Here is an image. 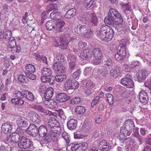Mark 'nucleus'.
<instances>
[{"label": "nucleus", "instance_id": "nucleus-1", "mask_svg": "<svg viewBox=\"0 0 151 151\" xmlns=\"http://www.w3.org/2000/svg\"><path fill=\"white\" fill-rule=\"evenodd\" d=\"M122 18L119 12L114 9L111 8L108 13V16L104 19V22L108 24H111L116 18Z\"/></svg>", "mask_w": 151, "mask_h": 151}, {"label": "nucleus", "instance_id": "nucleus-2", "mask_svg": "<svg viewBox=\"0 0 151 151\" xmlns=\"http://www.w3.org/2000/svg\"><path fill=\"white\" fill-rule=\"evenodd\" d=\"M74 31L78 34L83 35L87 38L90 37L93 35L92 32L86 25H79L75 28Z\"/></svg>", "mask_w": 151, "mask_h": 151}, {"label": "nucleus", "instance_id": "nucleus-3", "mask_svg": "<svg viewBox=\"0 0 151 151\" xmlns=\"http://www.w3.org/2000/svg\"><path fill=\"white\" fill-rule=\"evenodd\" d=\"M18 147L22 149H32L33 147V142L30 139L22 136L20 141L18 144Z\"/></svg>", "mask_w": 151, "mask_h": 151}, {"label": "nucleus", "instance_id": "nucleus-4", "mask_svg": "<svg viewBox=\"0 0 151 151\" xmlns=\"http://www.w3.org/2000/svg\"><path fill=\"white\" fill-rule=\"evenodd\" d=\"M48 125L50 129V131H51L52 133H54L55 134L60 133V131H58V130L60 129L59 127V123L54 118H53L49 120Z\"/></svg>", "mask_w": 151, "mask_h": 151}, {"label": "nucleus", "instance_id": "nucleus-5", "mask_svg": "<svg viewBox=\"0 0 151 151\" xmlns=\"http://www.w3.org/2000/svg\"><path fill=\"white\" fill-rule=\"evenodd\" d=\"M123 125V126L121 128V132H132L135 128L134 122L131 119L126 120L124 122Z\"/></svg>", "mask_w": 151, "mask_h": 151}, {"label": "nucleus", "instance_id": "nucleus-6", "mask_svg": "<svg viewBox=\"0 0 151 151\" xmlns=\"http://www.w3.org/2000/svg\"><path fill=\"white\" fill-rule=\"evenodd\" d=\"M67 58L69 63V69L72 70H75L77 66L76 56L74 54H70Z\"/></svg>", "mask_w": 151, "mask_h": 151}, {"label": "nucleus", "instance_id": "nucleus-7", "mask_svg": "<svg viewBox=\"0 0 151 151\" xmlns=\"http://www.w3.org/2000/svg\"><path fill=\"white\" fill-rule=\"evenodd\" d=\"M71 37H70L69 34H66L62 35L60 38V41L61 44L60 45L62 49L67 48L68 44V41L70 40Z\"/></svg>", "mask_w": 151, "mask_h": 151}, {"label": "nucleus", "instance_id": "nucleus-8", "mask_svg": "<svg viewBox=\"0 0 151 151\" xmlns=\"http://www.w3.org/2000/svg\"><path fill=\"white\" fill-rule=\"evenodd\" d=\"M58 134H55L54 133H52L51 131H50V133H48L45 137L43 140L41 141L40 143L42 146H43L42 144H44L50 142L53 139H56V137L58 136Z\"/></svg>", "mask_w": 151, "mask_h": 151}, {"label": "nucleus", "instance_id": "nucleus-9", "mask_svg": "<svg viewBox=\"0 0 151 151\" xmlns=\"http://www.w3.org/2000/svg\"><path fill=\"white\" fill-rule=\"evenodd\" d=\"M26 131L27 134L32 137H35L38 134V127L33 124H30L27 129Z\"/></svg>", "mask_w": 151, "mask_h": 151}, {"label": "nucleus", "instance_id": "nucleus-10", "mask_svg": "<svg viewBox=\"0 0 151 151\" xmlns=\"http://www.w3.org/2000/svg\"><path fill=\"white\" fill-rule=\"evenodd\" d=\"M52 68L55 72L59 73H64L67 70V68L63 66L62 63L58 62L53 65Z\"/></svg>", "mask_w": 151, "mask_h": 151}, {"label": "nucleus", "instance_id": "nucleus-11", "mask_svg": "<svg viewBox=\"0 0 151 151\" xmlns=\"http://www.w3.org/2000/svg\"><path fill=\"white\" fill-rule=\"evenodd\" d=\"M148 75V71L146 68L142 69L139 71L137 75V78L139 82H143Z\"/></svg>", "mask_w": 151, "mask_h": 151}, {"label": "nucleus", "instance_id": "nucleus-12", "mask_svg": "<svg viewBox=\"0 0 151 151\" xmlns=\"http://www.w3.org/2000/svg\"><path fill=\"white\" fill-rule=\"evenodd\" d=\"M99 146L102 151H109L111 148L112 144L106 140H103L100 142Z\"/></svg>", "mask_w": 151, "mask_h": 151}, {"label": "nucleus", "instance_id": "nucleus-13", "mask_svg": "<svg viewBox=\"0 0 151 151\" xmlns=\"http://www.w3.org/2000/svg\"><path fill=\"white\" fill-rule=\"evenodd\" d=\"M121 83L122 85L129 88H132L134 86L133 80L130 78L124 77L121 80Z\"/></svg>", "mask_w": 151, "mask_h": 151}, {"label": "nucleus", "instance_id": "nucleus-14", "mask_svg": "<svg viewBox=\"0 0 151 151\" xmlns=\"http://www.w3.org/2000/svg\"><path fill=\"white\" fill-rule=\"evenodd\" d=\"M70 99V96L67 95L65 93H60L58 94L56 96V100L59 102H65Z\"/></svg>", "mask_w": 151, "mask_h": 151}, {"label": "nucleus", "instance_id": "nucleus-15", "mask_svg": "<svg viewBox=\"0 0 151 151\" xmlns=\"http://www.w3.org/2000/svg\"><path fill=\"white\" fill-rule=\"evenodd\" d=\"M16 122L18 126L20 127L26 128L28 125V120L23 117H18Z\"/></svg>", "mask_w": 151, "mask_h": 151}, {"label": "nucleus", "instance_id": "nucleus-16", "mask_svg": "<svg viewBox=\"0 0 151 151\" xmlns=\"http://www.w3.org/2000/svg\"><path fill=\"white\" fill-rule=\"evenodd\" d=\"M28 116L30 120L35 124L39 123L41 121L40 116L34 111H30L29 113Z\"/></svg>", "mask_w": 151, "mask_h": 151}, {"label": "nucleus", "instance_id": "nucleus-17", "mask_svg": "<svg viewBox=\"0 0 151 151\" xmlns=\"http://www.w3.org/2000/svg\"><path fill=\"white\" fill-rule=\"evenodd\" d=\"M12 129V124L10 122L4 123L1 126V131L5 134H7L11 132Z\"/></svg>", "mask_w": 151, "mask_h": 151}, {"label": "nucleus", "instance_id": "nucleus-18", "mask_svg": "<svg viewBox=\"0 0 151 151\" xmlns=\"http://www.w3.org/2000/svg\"><path fill=\"white\" fill-rule=\"evenodd\" d=\"M118 21L113 22V23L110 25H112L114 27L118 32H120L123 30V19L122 18H121L118 19Z\"/></svg>", "mask_w": 151, "mask_h": 151}, {"label": "nucleus", "instance_id": "nucleus-19", "mask_svg": "<svg viewBox=\"0 0 151 151\" xmlns=\"http://www.w3.org/2000/svg\"><path fill=\"white\" fill-rule=\"evenodd\" d=\"M43 102V103L46 107L49 109H53L56 108L57 104L55 101L52 99H46Z\"/></svg>", "mask_w": 151, "mask_h": 151}, {"label": "nucleus", "instance_id": "nucleus-20", "mask_svg": "<svg viewBox=\"0 0 151 151\" xmlns=\"http://www.w3.org/2000/svg\"><path fill=\"white\" fill-rule=\"evenodd\" d=\"M22 130L23 129L21 128H18L16 131V132L18 133H14L12 134V142L18 143L20 141L21 137L19 134V132H21Z\"/></svg>", "mask_w": 151, "mask_h": 151}, {"label": "nucleus", "instance_id": "nucleus-21", "mask_svg": "<svg viewBox=\"0 0 151 151\" xmlns=\"http://www.w3.org/2000/svg\"><path fill=\"white\" fill-rule=\"evenodd\" d=\"M121 68L118 65H116L114 68L112 69L110 72V75L113 77L117 78L120 73Z\"/></svg>", "mask_w": 151, "mask_h": 151}, {"label": "nucleus", "instance_id": "nucleus-22", "mask_svg": "<svg viewBox=\"0 0 151 151\" xmlns=\"http://www.w3.org/2000/svg\"><path fill=\"white\" fill-rule=\"evenodd\" d=\"M47 128L45 125H41L38 129V134L40 136L44 137L47 134Z\"/></svg>", "mask_w": 151, "mask_h": 151}, {"label": "nucleus", "instance_id": "nucleus-23", "mask_svg": "<svg viewBox=\"0 0 151 151\" xmlns=\"http://www.w3.org/2000/svg\"><path fill=\"white\" fill-rule=\"evenodd\" d=\"M77 123L76 120L71 119L67 122V125L68 128L70 130H74L77 127Z\"/></svg>", "mask_w": 151, "mask_h": 151}, {"label": "nucleus", "instance_id": "nucleus-24", "mask_svg": "<svg viewBox=\"0 0 151 151\" xmlns=\"http://www.w3.org/2000/svg\"><path fill=\"white\" fill-rule=\"evenodd\" d=\"M61 14L57 10H55L52 12L50 14V18L55 21L59 20L60 19Z\"/></svg>", "mask_w": 151, "mask_h": 151}, {"label": "nucleus", "instance_id": "nucleus-25", "mask_svg": "<svg viewBox=\"0 0 151 151\" xmlns=\"http://www.w3.org/2000/svg\"><path fill=\"white\" fill-rule=\"evenodd\" d=\"M44 98L46 99H49L54 94L53 89L52 87L48 88L44 93Z\"/></svg>", "mask_w": 151, "mask_h": 151}, {"label": "nucleus", "instance_id": "nucleus-26", "mask_svg": "<svg viewBox=\"0 0 151 151\" xmlns=\"http://www.w3.org/2000/svg\"><path fill=\"white\" fill-rule=\"evenodd\" d=\"M112 31H113V29L111 27L108 26L107 25H103L101 26L100 27V29L99 31L102 32L104 33H106L108 32H110L109 33H110V37H111V34L112 33Z\"/></svg>", "mask_w": 151, "mask_h": 151}, {"label": "nucleus", "instance_id": "nucleus-27", "mask_svg": "<svg viewBox=\"0 0 151 151\" xmlns=\"http://www.w3.org/2000/svg\"><path fill=\"white\" fill-rule=\"evenodd\" d=\"M24 97H25L29 101H32L35 98L33 93L28 90H24L23 91Z\"/></svg>", "mask_w": 151, "mask_h": 151}, {"label": "nucleus", "instance_id": "nucleus-28", "mask_svg": "<svg viewBox=\"0 0 151 151\" xmlns=\"http://www.w3.org/2000/svg\"><path fill=\"white\" fill-rule=\"evenodd\" d=\"M82 83L83 88L93 89L95 86L94 83L92 81L89 80H84L83 81Z\"/></svg>", "mask_w": 151, "mask_h": 151}, {"label": "nucleus", "instance_id": "nucleus-29", "mask_svg": "<svg viewBox=\"0 0 151 151\" xmlns=\"http://www.w3.org/2000/svg\"><path fill=\"white\" fill-rule=\"evenodd\" d=\"M92 53L95 58L98 59H101L102 53L100 49L98 48L93 49L92 50Z\"/></svg>", "mask_w": 151, "mask_h": 151}, {"label": "nucleus", "instance_id": "nucleus-30", "mask_svg": "<svg viewBox=\"0 0 151 151\" xmlns=\"http://www.w3.org/2000/svg\"><path fill=\"white\" fill-rule=\"evenodd\" d=\"M91 19V22L94 26H96L98 24V19L96 14L93 13H91L88 14Z\"/></svg>", "mask_w": 151, "mask_h": 151}, {"label": "nucleus", "instance_id": "nucleus-31", "mask_svg": "<svg viewBox=\"0 0 151 151\" xmlns=\"http://www.w3.org/2000/svg\"><path fill=\"white\" fill-rule=\"evenodd\" d=\"M12 103L15 106H21L24 103V101L21 98H14L11 99Z\"/></svg>", "mask_w": 151, "mask_h": 151}, {"label": "nucleus", "instance_id": "nucleus-32", "mask_svg": "<svg viewBox=\"0 0 151 151\" xmlns=\"http://www.w3.org/2000/svg\"><path fill=\"white\" fill-rule=\"evenodd\" d=\"M76 10L74 8L69 9L67 12L64 16L65 18L70 19L73 17L75 14Z\"/></svg>", "mask_w": 151, "mask_h": 151}, {"label": "nucleus", "instance_id": "nucleus-33", "mask_svg": "<svg viewBox=\"0 0 151 151\" xmlns=\"http://www.w3.org/2000/svg\"><path fill=\"white\" fill-rule=\"evenodd\" d=\"M55 28L57 31L58 32L62 31H63V27L65 25V23L63 21L60 20V22L55 23Z\"/></svg>", "mask_w": 151, "mask_h": 151}, {"label": "nucleus", "instance_id": "nucleus-34", "mask_svg": "<svg viewBox=\"0 0 151 151\" xmlns=\"http://www.w3.org/2000/svg\"><path fill=\"white\" fill-rule=\"evenodd\" d=\"M94 0H84V6L88 9L92 8L94 6Z\"/></svg>", "mask_w": 151, "mask_h": 151}, {"label": "nucleus", "instance_id": "nucleus-35", "mask_svg": "<svg viewBox=\"0 0 151 151\" xmlns=\"http://www.w3.org/2000/svg\"><path fill=\"white\" fill-rule=\"evenodd\" d=\"M34 109L46 115H48L49 112H50L48 110L44 109L41 105H35L34 107Z\"/></svg>", "mask_w": 151, "mask_h": 151}, {"label": "nucleus", "instance_id": "nucleus-36", "mask_svg": "<svg viewBox=\"0 0 151 151\" xmlns=\"http://www.w3.org/2000/svg\"><path fill=\"white\" fill-rule=\"evenodd\" d=\"M34 55L36 60L42 61L44 63L47 64V58L45 56H43L41 57L38 53H34Z\"/></svg>", "mask_w": 151, "mask_h": 151}, {"label": "nucleus", "instance_id": "nucleus-37", "mask_svg": "<svg viewBox=\"0 0 151 151\" xmlns=\"http://www.w3.org/2000/svg\"><path fill=\"white\" fill-rule=\"evenodd\" d=\"M45 25L46 28L47 30H51L55 28V22L52 20L47 22Z\"/></svg>", "mask_w": 151, "mask_h": 151}, {"label": "nucleus", "instance_id": "nucleus-38", "mask_svg": "<svg viewBox=\"0 0 151 151\" xmlns=\"http://www.w3.org/2000/svg\"><path fill=\"white\" fill-rule=\"evenodd\" d=\"M119 47L120 48L118 52L120 53L122 56L124 58L126 55V44L124 43L120 44L119 46Z\"/></svg>", "mask_w": 151, "mask_h": 151}, {"label": "nucleus", "instance_id": "nucleus-39", "mask_svg": "<svg viewBox=\"0 0 151 151\" xmlns=\"http://www.w3.org/2000/svg\"><path fill=\"white\" fill-rule=\"evenodd\" d=\"M41 73L43 76H49L52 74L51 69L47 68H43L41 70Z\"/></svg>", "mask_w": 151, "mask_h": 151}, {"label": "nucleus", "instance_id": "nucleus-40", "mask_svg": "<svg viewBox=\"0 0 151 151\" xmlns=\"http://www.w3.org/2000/svg\"><path fill=\"white\" fill-rule=\"evenodd\" d=\"M67 76L66 75H58L55 76V79L58 82H61L65 80Z\"/></svg>", "mask_w": 151, "mask_h": 151}, {"label": "nucleus", "instance_id": "nucleus-41", "mask_svg": "<svg viewBox=\"0 0 151 151\" xmlns=\"http://www.w3.org/2000/svg\"><path fill=\"white\" fill-rule=\"evenodd\" d=\"M25 69L26 72L28 73H34L35 71V66L32 64L27 65L25 66Z\"/></svg>", "mask_w": 151, "mask_h": 151}, {"label": "nucleus", "instance_id": "nucleus-42", "mask_svg": "<svg viewBox=\"0 0 151 151\" xmlns=\"http://www.w3.org/2000/svg\"><path fill=\"white\" fill-rule=\"evenodd\" d=\"M17 79L20 82L24 83H27L28 82V79L26 76L24 75H20L18 76Z\"/></svg>", "mask_w": 151, "mask_h": 151}, {"label": "nucleus", "instance_id": "nucleus-43", "mask_svg": "<svg viewBox=\"0 0 151 151\" xmlns=\"http://www.w3.org/2000/svg\"><path fill=\"white\" fill-rule=\"evenodd\" d=\"M16 45L15 39L14 37L8 40L7 45L8 48H12Z\"/></svg>", "mask_w": 151, "mask_h": 151}, {"label": "nucleus", "instance_id": "nucleus-44", "mask_svg": "<svg viewBox=\"0 0 151 151\" xmlns=\"http://www.w3.org/2000/svg\"><path fill=\"white\" fill-rule=\"evenodd\" d=\"M76 112L78 114H83L86 111L85 107L83 106H77L75 109Z\"/></svg>", "mask_w": 151, "mask_h": 151}, {"label": "nucleus", "instance_id": "nucleus-45", "mask_svg": "<svg viewBox=\"0 0 151 151\" xmlns=\"http://www.w3.org/2000/svg\"><path fill=\"white\" fill-rule=\"evenodd\" d=\"M77 146L78 150L82 151L86 149L88 147V145L86 143L83 142L80 144L79 145H77Z\"/></svg>", "mask_w": 151, "mask_h": 151}, {"label": "nucleus", "instance_id": "nucleus-46", "mask_svg": "<svg viewBox=\"0 0 151 151\" xmlns=\"http://www.w3.org/2000/svg\"><path fill=\"white\" fill-rule=\"evenodd\" d=\"M105 98L109 103V105L113 104L114 101L113 96L112 94L110 93H106L105 95Z\"/></svg>", "mask_w": 151, "mask_h": 151}, {"label": "nucleus", "instance_id": "nucleus-47", "mask_svg": "<svg viewBox=\"0 0 151 151\" xmlns=\"http://www.w3.org/2000/svg\"><path fill=\"white\" fill-rule=\"evenodd\" d=\"M23 91L22 92L19 90H15L14 93L13 95L15 97L18 98L22 99L24 98Z\"/></svg>", "mask_w": 151, "mask_h": 151}, {"label": "nucleus", "instance_id": "nucleus-48", "mask_svg": "<svg viewBox=\"0 0 151 151\" xmlns=\"http://www.w3.org/2000/svg\"><path fill=\"white\" fill-rule=\"evenodd\" d=\"M32 73H28L26 71L24 72V73L26 75L27 78H28L29 79L32 80H35L36 79V76Z\"/></svg>", "mask_w": 151, "mask_h": 151}, {"label": "nucleus", "instance_id": "nucleus-49", "mask_svg": "<svg viewBox=\"0 0 151 151\" xmlns=\"http://www.w3.org/2000/svg\"><path fill=\"white\" fill-rule=\"evenodd\" d=\"M81 99L79 97H75L72 99L70 101V103L72 104H78L80 103Z\"/></svg>", "mask_w": 151, "mask_h": 151}, {"label": "nucleus", "instance_id": "nucleus-50", "mask_svg": "<svg viewBox=\"0 0 151 151\" xmlns=\"http://www.w3.org/2000/svg\"><path fill=\"white\" fill-rule=\"evenodd\" d=\"M56 58L59 61L62 62H63L65 60V56L61 53H57Z\"/></svg>", "mask_w": 151, "mask_h": 151}, {"label": "nucleus", "instance_id": "nucleus-51", "mask_svg": "<svg viewBox=\"0 0 151 151\" xmlns=\"http://www.w3.org/2000/svg\"><path fill=\"white\" fill-rule=\"evenodd\" d=\"M62 137L65 140L67 145L69 144L70 142V138L68 134L66 132H64L62 134Z\"/></svg>", "mask_w": 151, "mask_h": 151}, {"label": "nucleus", "instance_id": "nucleus-52", "mask_svg": "<svg viewBox=\"0 0 151 151\" xmlns=\"http://www.w3.org/2000/svg\"><path fill=\"white\" fill-rule=\"evenodd\" d=\"M73 144L68 146L66 148L67 151H77L78 147H77V145H74L73 146Z\"/></svg>", "mask_w": 151, "mask_h": 151}, {"label": "nucleus", "instance_id": "nucleus-53", "mask_svg": "<svg viewBox=\"0 0 151 151\" xmlns=\"http://www.w3.org/2000/svg\"><path fill=\"white\" fill-rule=\"evenodd\" d=\"M4 38L6 39L7 40L10 39L12 38H14V37H12V32L9 30H7L5 32L4 34Z\"/></svg>", "mask_w": 151, "mask_h": 151}, {"label": "nucleus", "instance_id": "nucleus-54", "mask_svg": "<svg viewBox=\"0 0 151 151\" xmlns=\"http://www.w3.org/2000/svg\"><path fill=\"white\" fill-rule=\"evenodd\" d=\"M11 51L13 53H15L17 52L19 53L21 51V48L20 46L18 45H16L15 46L11 48Z\"/></svg>", "mask_w": 151, "mask_h": 151}, {"label": "nucleus", "instance_id": "nucleus-55", "mask_svg": "<svg viewBox=\"0 0 151 151\" xmlns=\"http://www.w3.org/2000/svg\"><path fill=\"white\" fill-rule=\"evenodd\" d=\"M109 70V69L108 68L103 67L102 72H101V76L104 77H106L108 75Z\"/></svg>", "mask_w": 151, "mask_h": 151}, {"label": "nucleus", "instance_id": "nucleus-56", "mask_svg": "<svg viewBox=\"0 0 151 151\" xmlns=\"http://www.w3.org/2000/svg\"><path fill=\"white\" fill-rule=\"evenodd\" d=\"M73 79H68L66 82L65 83V88L67 89H70V87H71V83H72Z\"/></svg>", "mask_w": 151, "mask_h": 151}, {"label": "nucleus", "instance_id": "nucleus-57", "mask_svg": "<svg viewBox=\"0 0 151 151\" xmlns=\"http://www.w3.org/2000/svg\"><path fill=\"white\" fill-rule=\"evenodd\" d=\"M106 33H104L102 32L99 31L98 33V36L100 38L103 40H104L106 41Z\"/></svg>", "mask_w": 151, "mask_h": 151}, {"label": "nucleus", "instance_id": "nucleus-58", "mask_svg": "<svg viewBox=\"0 0 151 151\" xmlns=\"http://www.w3.org/2000/svg\"><path fill=\"white\" fill-rule=\"evenodd\" d=\"M81 71L80 69L78 70L75 71L72 74V76L74 79H78L80 74L81 73Z\"/></svg>", "mask_w": 151, "mask_h": 151}, {"label": "nucleus", "instance_id": "nucleus-59", "mask_svg": "<svg viewBox=\"0 0 151 151\" xmlns=\"http://www.w3.org/2000/svg\"><path fill=\"white\" fill-rule=\"evenodd\" d=\"M85 55H86V56L87 57V60H90L92 57L91 52L90 51V50L88 49L85 50Z\"/></svg>", "mask_w": 151, "mask_h": 151}, {"label": "nucleus", "instance_id": "nucleus-60", "mask_svg": "<svg viewBox=\"0 0 151 151\" xmlns=\"http://www.w3.org/2000/svg\"><path fill=\"white\" fill-rule=\"evenodd\" d=\"M84 93L87 95H90L94 92L93 88H83Z\"/></svg>", "mask_w": 151, "mask_h": 151}, {"label": "nucleus", "instance_id": "nucleus-61", "mask_svg": "<svg viewBox=\"0 0 151 151\" xmlns=\"http://www.w3.org/2000/svg\"><path fill=\"white\" fill-rule=\"evenodd\" d=\"M110 32H107L106 33V39H107L106 40V41L107 42H109V41H110L114 37V31L113 29V31H112V33H111L112 34L111 35L112 36H111V37H110V35H111L110 33H109Z\"/></svg>", "mask_w": 151, "mask_h": 151}, {"label": "nucleus", "instance_id": "nucleus-62", "mask_svg": "<svg viewBox=\"0 0 151 151\" xmlns=\"http://www.w3.org/2000/svg\"><path fill=\"white\" fill-rule=\"evenodd\" d=\"M100 97L99 96H96L95 98L92 101L91 106H94L98 102L99 100Z\"/></svg>", "mask_w": 151, "mask_h": 151}, {"label": "nucleus", "instance_id": "nucleus-63", "mask_svg": "<svg viewBox=\"0 0 151 151\" xmlns=\"http://www.w3.org/2000/svg\"><path fill=\"white\" fill-rule=\"evenodd\" d=\"M71 85V87H70V89H76L78 87V83L74 79H73L72 83Z\"/></svg>", "mask_w": 151, "mask_h": 151}, {"label": "nucleus", "instance_id": "nucleus-64", "mask_svg": "<svg viewBox=\"0 0 151 151\" xmlns=\"http://www.w3.org/2000/svg\"><path fill=\"white\" fill-rule=\"evenodd\" d=\"M115 59L118 61L123 60L124 58L118 51L115 54Z\"/></svg>", "mask_w": 151, "mask_h": 151}]
</instances>
